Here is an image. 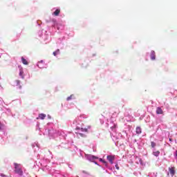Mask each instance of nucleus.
I'll list each match as a JSON object with an SVG mask.
<instances>
[{"label":"nucleus","mask_w":177,"mask_h":177,"mask_svg":"<svg viewBox=\"0 0 177 177\" xmlns=\"http://www.w3.org/2000/svg\"><path fill=\"white\" fill-rule=\"evenodd\" d=\"M15 165V172L19 176H23V169H21V165L18 163H14Z\"/></svg>","instance_id":"1"},{"label":"nucleus","mask_w":177,"mask_h":177,"mask_svg":"<svg viewBox=\"0 0 177 177\" xmlns=\"http://www.w3.org/2000/svg\"><path fill=\"white\" fill-rule=\"evenodd\" d=\"M21 62L23 64H25L26 66L28 65V62H27V59H24L23 57H21Z\"/></svg>","instance_id":"10"},{"label":"nucleus","mask_w":177,"mask_h":177,"mask_svg":"<svg viewBox=\"0 0 177 177\" xmlns=\"http://www.w3.org/2000/svg\"><path fill=\"white\" fill-rule=\"evenodd\" d=\"M167 175H169V173H168Z\"/></svg>","instance_id":"23"},{"label":"nucleus","mask_w":177,"mask_h":177,"mask_svg":"<svg viewBox=\"0 0 177 177\" xmlns=\"http://www.w3.org/2000/svg\"><path fill=\"white\" fill-rule=\"evenodd\" d=\"M46 118V115L44 114V113H40L39 115V118L40 120H45V118Z\"/></svg>","instance_id":"8"},{"label":"nucleus","mask_w":177,"mask_h":177,"mask_svg":"<svg viewBox=\"0 0 177 177\" xmlns=\"http://www.w3.org/2000/svg\"><path fill=\"white\" fill-rule=\"evenodd\" d=\"M151 146L152 148H154V147L156 146V142H151Z\"/></svg>","instance_id":"13"},{"label":"nucleus","mask_w":177,"mask_h":177,"mask_svg":"<svg viewBox=\"0 0 177 177\" xmlns=\"http://www.w3.org/2000/svg\"><path fill=\"white\" fill-rule=\"evenodd\" d=\"M54 16H59L60 15V10L57 9L54 12H53Z\"/></svg>","instance_id":"11"},{"label":"nucleus","mask_w":177,"mask_h":177,"mask_svg":"<svg viewBox=\"0 0 177 177\" xmlns=\"http://www.w3.org/2000/svg\"><path fill=\"white\" fill-rule=\"evenodd\" d=\"M2 127L3 126L2 125V123L0 122V131L2 129Z\"/></svg>","instance_id":"18"},{"label":"nucleus","mask_w":177,"mask_h":177,"mask_svg":"<svg viewBox=\"0 0 177 177\" xmlns=\"http://www.w3.org/2000/svg\"><path fill=\"white\" fill-rule=\"evenodd\" d=\"M59 49H58L57 51L53 52L54 56H56V55H57V53H59Z\"/></svg>","instance_id":"15"},{"label":"nucleus","mask_w":177,"mask_h":177,"mask_svg":"<svg viewBox=\"0 0 177 177\" xmlns=\"http://www.w3.org/2000/svg\"><path fill=\"white\" fill-rule=\"evenodd\" d=\"M151 60H156V52L151 51L150 55Z\"/></svg>","instance_id":"5"},{"label":"nucleus","mask_w":177,"mask_h":177,"mask_svg":"<svg viewBox=\"0 0 177 177\" xmlns=\"http://www.w3.org/2000/svg\"><path fill=\"white\" fill-rule=\"evenodd\" d=\"M22 74H23V72L21 71V72L19 73V75H21Z\"/></svg>","instance_id":"21"},{"label":"nucleus","mask_w":177,"mask_h":177,"mask_svg":"<svg viewBox=\"0 0 177 177\" xmlns=\"http://www.w3.org/2000/svg\"><path fill=\"white\" fill-rule=\"evenodd\" d=\"M164 111H162V109L161 107H157L156 108V114H163Z\"/></svg>","instance_id":"4"},{"label":"nucleus","mask_w":177,"mask_h":177,"mask_svg":"<svg viewBox=\"0 0 177 177\" xmlns=\"http://www.w3.org/2000/svg\"><path fill=\"white\" fill-rule=\"evenodd\" d=\"M100 161H101V162H103L104 164H107V162H106V160H103V159H100Z\"/></svg>","instance_id":"16"},{"label":"nucleus","mask_w":177,"mask_h":177,"mask_svg":"<svg viewBox=\"0 0 177 177\" xmlns=\"http://www.w3.org/2000/svg\"><path fill=\"white\" fill-rule=\"evenodd\" d=\"M153 154L155 156V157H158V156H160V151L153 152Z\"/></svg>","instance_id":"12"},{"label":"nucleus","mask_w":177,"mask_h":177,"mask_svg":"<svg viewBox=\"0 0 177 177\" xmlns=\"http://www.w3.org/2000/svg\"><path fill=\"white\" fill-rule=\"evenodd\" d=\"M169 141H170V142H172V138H169Z\"/></svg>","instance_id":"22"},{"label":"nucleus","mask_w":177,"mask_h":177,"mask_svg":"<svg viewBox=\"0 0 177 177\" xmlns=\"http://www.w3.org/2000/svg\"><path fill=\"white\" fill-rule=\"evenodd\" d=\"M1 177H6V175L1 174Z\"/></svg>","instance_id":"20"},{"label":"nucleus","mask_w":177,"mask_h":177,"mask_svg":"<svg viewBox=\"0 0 177 177\" xmlns=\"http://www.w3.org/2000/svg\"><path fill=\"white\" fill-rule=\"evenodd\" d=\"M108 161H109L110 164H113V161H114V156H108L106 157Z\"/></svg>","instance_id":"3"},{"label":"nucleus","mask_w":177,"mask_h":177,"mask_svg":"<svg viewBox=\"0 0 177 177\" xmlns=\"http://www.w3.org/2000/svg\"><path fill=\"white\" fill-rule=\"evenodd\" d=\"M79 135H80V136H82V137L85 136V135H84L83 133H80Z\"/></svg>","instance_id":"19"},{"label":"nucleus","mask_w":177,"mask_h":177,"mask_svg":"<svg viewBox=\"0 0 177 177\" xmlns=\"http://www.w3.org/2000/svg\"><path fill=\"white\" fill-rule=\"evenodd\" d=\"M82 132H88V129L86 128H82Z\"/></svg>","instance_id":"14"},{"label":"nucleus","mask_w":177,"mask_h":177,"mask_svg":"<svg viewBox=\"0 0 177 177\" xmlns=\"http://www.w3.org/2000/svg\"><path fill=\"white\" fill-rule=\"evenodd\" d=\"M169 174H170L171 177H174L176 174L175 167H169Z\"/></svg>","instance_id":"2"},{"label":"nucleus","mask_w":177,"mask_h":177,"mask_svg":"<svg viewBox=\"0 0 177 177\" xmlns=\"http://www.w3.org/2000/svg\"><path fill=\"white\" fill-rule=\"evenodd\" d=\"M136 133H138V135L140 134V133H142V128H140V127H136Z\"/></svg>","instance_id":"9"},{"label":"nucleus","mask_w":177,"mask_h":177,"mask_svg":"<svg viewBox=\"0 0 177 177\" xmlns=\"http://www.w3.org/2000/svg\"><path fill=\"white\" fill-rule=\"evenodd\" d=\"M115 168H116V169H118V170L120 169V167H118V164H116V165H115Z\"/></svg>","instance_id":"17"},{"label":"nucleus","mask_w":177,"mask_h":177,"mask_svg":"<svg viewBox=\"0 0 177 177\" xmlns=\"http://www.w3.org/2000/svg\"><path fill=\"white\" fill-rule=\"evenodd\" d=\"M73 99H75V96H74V94H72L69 97H68L66 98V100L68 102L70 100H73Z\"/></svg>","instance_id":"7"},{"label":"nucleus","mask_w":177,"mask_h":177,"mask_svg":"<svg viewBox=\"0 0 177 177\" xmlns=\"http://www.w3.org/2000/svg\"><path fill=\"white\" fill-rule=\"evenodd\" d=\"M15 85H16V86H19V89H21V86H20V80H15Z\"/></svg>","instance_id":"6"}]
</instances>
